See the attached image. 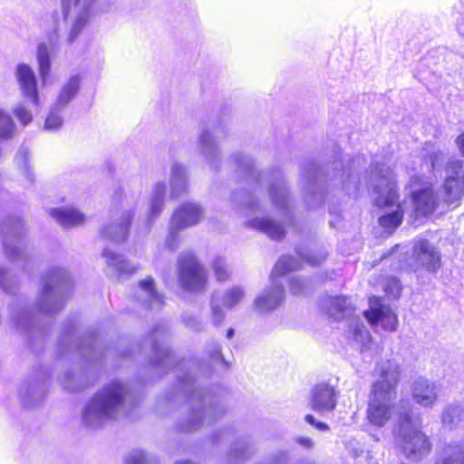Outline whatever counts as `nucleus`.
<instances>
[{"instance_id": "1", "label": "nucleus", "mask_w": 464, "mask_h": 464, "mask_svg": "<svg viewBox=\"0 0 464 464\" xmlns=\"http://www.w3.org/2000/svg\"><path fill=\"white\" fill-rule=\"evenodd\" d=\"M379 379L372 383L366 409V419L375 427H383L392 417L393 401L401 377L400 365L391 360L379 365Z\"/></svg>"}, {"instance_id": "2", "label": "nucleus", "mask_w": 464, "mask_h": 464, "mask_svg": "<svg viewBox=\"0 0 464 464\" xmlns=\"http://www.w3.org/2000/svg\"><path fill=\"white\" fill-rule=\"evenodd\" d=\"M373 187L377 197L374 205L379 209H385L395 207V210L384 213L378 218V224L389 234H392L402 224L404 219L403 203L400 200V191L397 187V181L394 177H387L384 174H379Z\"/></svg>"}, {"instance_id": "3", "label": "nucleus", "mask_w": 464, "mask_h": 464, "mask_svg": "<svg viewBox=\"0 0 464 464\" xmlns=\"http://www.w3.org/2000/svg\"><path fill=\"white\" fill-rule=\"evenodd\" d=\"M177 280L179 287L188 292H202L208 287V272L194 252H182L178 256Z\"/></svg>"}, {"instance_id": "4", "label": "nucleus", "mask_w": 464, "mask_h": 464, "mask_svg": "<svg viewBox=\"0 0 464 464\" xmlns=\"http://www.w3.org/2000/svg\"><path fill=\"white\" fill-rule=\"evenodd\" d=\"M408 187H420L410 194L413 212L417 217H429L436 212L440 200L430 182H426L420 176L415 175L410 179Z\"/></svg>"}, {"instance_id": "5", "label": "nucleus", "mask_w": 464, "mask_h": 464, "mask_svg": "<svg viewBox=\"0 0 464 464\" xmlns=\"http://www.w3.org/2000/svg\"><path fill=\"white\" fill-rule=\"evenodd\" d=\"M368 304V309L364 310L362 314L370 325H380L387 332L396 331L399 324L398 316L391 306L382 302V297L369 296Z\"/></svg>"}, {"instance_id": "6", "label": "nucleus", "mask_w": 464, "mask_h": 464, "mask_svg": "<svg viewBox=\"0 0 464 464\" xmlns=\"http://www.w3.org/2000/svg\"><path fill=\"white\" fill-rule=\"evenodd\" d=\"M412 256L419 267L436 273L441 266V255L428 239L420 238L413 244Z\"/></svg>"}, {"instance_id": "7", "label": "nucleus", "mask_w": 464, "mask_h": 464, "mask_svg": "<svg viewBox=\"0 0 464 464\" xmlns=\"http://www.w3.org/2000/svg\"><path fill=\"white\" fill-rule=\"evenodd\" d=\"M202 218L203 210L198 204L186 202L175 209L171 223L175 230H181L198 224Z\"/></svg>"}, {"instance_id": "8", "label": "nucleus", "mask_w": 464, "mask_h": 464, "mask_svg": "<svg viewBox=\"0 0 464 464\" xmlns=\"http://www.w3.org/2000/svg\"><path fill=\"white\" fill-rule=\"evenodd\" d=\"M311 408L320 413L333 411L336 407V392L328 383L316 384L311 393Z\"/></svg>"}, {"instance_id": "9", "label": "nucleus", "mask_w": 464, "mask_h": 464, "mask_svg": "<svg viewBox=\"0 0 464 464\" xmlns=\"http://www.w3.org/2000/svg\"><path fill=\"white\" fill-rule=\"evenodd\" d=\"M16 79L24 97L35 105L39 103L36 76L33 69L26 63H19L16 67Z\"/></svg>"}, {"instance_id": "10", "label": "nucleus", "mask_w": 464, "mask_h": 464, "mask_svg": "<svg viewBox=\"0 0 464 464\" xmlns=\"http://www.w3.org/2000/svg\"><path fill=\"white\" fill-rule=\"evenodd\" d=\"M97 397L101 411L105 414H109L122 403L124 390L120 382H113L106 385L103 390L97 394Z\"/></svg>"}, {"instance_id": "11", "label": "nucleus", "mask_w": 464, "mask_h": 464, "mask_svg": "<svg viewBox=\"0 0 464 464\" xmlns=\"http://www.w3.org/2000/svg\"><path fill=\"white\" fill-rule=\"evenodd\" d=\"M403 449L407 457L420 458L430 451L431 445L422 431L413 430L405 436Z\"/></svg>"}, {"instance_id": "12", "label": "nucleus", "mask_w": 464, "mask_h": 464, "mask_svg": "<svg viewBox=\"0 0 464 464\" xmlns=\"http://www.w3.org/2000/svg\"><path fill=\"white\" fill-rule=\"evenodd\" d=\"M464 194V179L459 175L447 177L442 188V202L449 206L457 205Z\"/></svg>"}, {"instance_id": "13", "label": "nucleus", "mask_w": 464, "mask_h": 464, "mask_svg": "<svg viewBox=\"0 0 464 464\" xmlns=\"http://www.w3.org/2000/svg\"><path fill=\"white\" fill-rule=\"evenodd\" d=\"M414 401L423 406H431L437 399L436 387L425 379H418L412 386Z\"/></svg>"}, {"instance_id": "14", "label": "nucleus", "mask_w": 464, "mask_h": 464, "mask_svg": "<svg viewBox=\"0 0 464 464\" xmlns=\"http://www.w3.org/2000/svg\"><path fill=\"white\" fill-rule=\"evenodd\" d=\"M284 299V287L277 285L266 290L255 300V306L261 312L276 309Z\"/></svg>"}, {"instance_id": "15", "label": "nucleus", "mask_w": 464, "mask_h": 464, "mask_svg": "<svg viewBox=\"0 0 464 464\" xmlns=\"http://www.w3.org/2000/svg\"><path fill=\"white\" fill-rule=\"evenodd\" d=\"M51 216L64 227L78 226L84 222L85 217L78 209L73 208H53Z\"/></svg>"}, {"instance_id": "16", "label": "nucleus", "mask_w": 464, "mask_h": 464, "mask_svg": "<svg viewBox=\"0 0 464 464\" xmlns=\"http://www.w3.org/2000/svg\"><path fill=\"white\" fill-rule=\"evenodd\" d=\"M36 59L42 82L44 84L51 71L50 50L46 44L41 43L37 46Z\"/></svg>"}, {"instance_id": "17", "label": "nucleus", "mask_w": 464, "mask_h": 464, "mask_svg": "<svg viewBox=\"0 0 464 464\" xmlns=\"http://www.w3.org/2000/svg\"><path fill=\"white\" fill-rule=\"evenodd\" d=\"M254 226L273 239L279 240L285 236L284 227L270 218H256Z\"/></svg>"}, {"instance_id": "18", "label": "nucleus", "mask_w": 464, "mask_h": 464, "mask_svg": "<svg viewBox=\"0 0 464 464\" xmlns=\"http://www.w3.org/2000/svg\"><path fill=\"white\" fill-rule=\"evenodd\" d=\"M138 285L148 295V307H150L153 304H158L160 306L164 304V296L157 291L155 280L152 276H146L138 282Z\"/></svg>"}, {"instance_id": "19", "label": "nucleus", "mask_w": 464, "mask_h": 464, "mask_svg": "<svg viewBox=\"0 0 464 464\" xmlns=\"http://www.w3.org/2000/svg\"><path fill=\"white\" fill-rule=\"evenodd\" d=\"M14 123L12 117L0 110V139L7 140L13 135Z\"/></svg>"}, {"instance_id": "20", "label": "nucleus", "mask_w": 464, "mask_h": 464, "mask_svg": "<svg viewBox=\"0 0 464 464\" xmlns=\"http://www.w3.org/2000/svg\"><path fill=\"white\" fill-rule=\"evenodd\" d=\"M89 14L88 12L81 13L74 21V24L70 31L68 36V42L73 43L82 30L85 27L88 23Z\"/></svg>"}, {"instance_id": "21", "label": "nucleus", "mask_w": 464, "mask_h": 464, "mask_svg": "<svg viewBox=\"0 0 464 464\" xmlns=\"http://www.w3.org/2000/svg\"><path fill=\"white\" fill-rule=\"evenodd\" d=\"M211 268L213 270L216 279L219 282L227 281L230 276L226 263L220 257H217L213 260L211 264Z\"/></svg>"}, {"instance_id": "22", "label": "nucleus", "mask_w": 464, "mask_h": 464, "mask_svg": "<svg viewBox=\"0 0 464 464\" xmlns=\"http://www.w3.org/2000/svg\"><path fill=\"white\" fill-rule=\"evenodd\" d=\"M79 82L76 79H71L62 89L59 94V102L67 103L78 92Z\"/></svg>"}, {"instance_id": "23", "label": "nucleus", "mask_w": 464, "mask_h": 464, "mask_svg": "<svg viewBox=\"0 0 464 464\" xmlns=\"http://www.w3.org/2000/svg\"><path fill=\"white\" fill-rule=\"evenodd\" d=\"M293 257L289 256H282L275 265L273 275L276 276H282L288 272L295 269L293 266Z\"/></svg>"}, {"instance_id": "24", "label": "nucleus", "mask_w": 464, "mask_h": 464, "mask_svg": "<svg viewBox=\"0 0 464 464\" xmlns=\"http://www.w3.org/2000/svg\"><path fill=\"white\" fill-rule=\"evenodd\" d=\"M401 290V283L396 277L390 276L385 279L383 291L388 297H398Z\"/></svg>"}, {"instance_id": "25", "label": "nucleus", "mask_w": 464, "mask_h": 464, "mask_svg": "<svg viewBox=\"0 0 464 464\" xmlns=\"http://www.w3.org/2000/svg\"><path fill=\"white\" fill-rule=\"evenodd\" d=\"M350 307L348 298L343 295L334 296L330 299V309L332 312L343 314Z\"/></svg>"}, {"instance_id": "26", "label": "nucleus", "mask_w": 464, "mask_h": 464, "mask_svg": "<svg viewBox=\"0 0 464 464\" xmlns=\"http://www.w3.org/2000/svg\"><path fill=\"white\" fill-rule=\"evenodd\" d=\"M166 192L165 185H158L155 188V197L151 204V214L157 215L162 208L163 198Z\"/></svg>"}, {"instance_id": "27", "label": "nucleus", "mask_w": 464, "mask_h": 464, "mask_svg": "<svg viewBox=\"0 0 464 464\" xmlns=\"http://www.w3.org/2000/svg\"><path fill=\"white\" fill-rule=\"evenodd\" d=\"M243 291L240 288L234 287L226 292V305L229 308L236 305L243 298Z\"/></svg>"}, {"instance_id": "28", "label": "nucleus", "mask_w": 464, "mask_h": 464, "mask_svg": "<svg viewBox=\"0 0 464 464\" xmlns=\"http://www.w3.org/2000/svg\"><path fill=\"white\" fill-rule=\"evenodd\" d=\"M63 124L62 118L56 113H50L44 121V129L48 130H54L59 129Z\"/></svg>"}, {"instance_id": "29", "label": "nucleus", "mask_w": 464, "mask_h": 464, "mask_svg": "<svg viewBox=\"0 0 464 464\" xmlns=\"http://www.w3.org/2000/svg\"><path fill=\"white\" fill-rule=\"evenodd\" d=\"M14 113L17 120L21 122L23 125H27L32 121V114L31 112L25 109L24 106L17 107Z\"/></svg>"}, {"instance_id": "30", "label": "nucleus", "mask_w": 464, "mask_h": 464, "mask_svg": "<svg viewBox=\"0 0 464 464\" xmlns=\"http://www.w3.org/2000/svg\"><path fill=\"white\" fill-rule=\"evenodd\" d=\"M304 420L307 423L315 427L317 430H319L321 431H325V430H329V427L326 423H324L321 421H316L315 419L314 418V416L311 414L305 415Z\"/></svg>"}, {"instance_id": "31", "label": "nucleus", "mask_w": 464, "mask_h": 464, "mask_svg": "<svg viewBox=\"0 0 464 464\" xmlns=\"http://www.w3.org/2000/svg\"><path fill=\"white\" fill-rule=\"evenodd\" d=\"M440 464H464V456L463 457H454L449 456L444 458Z\"/></svg>"}, {"instance_id": "32", "label": "nucleus", "mask_w": 464, "mask_h": 464, "mask_svg": "<svg viewBox=\"0 0 464 464\" xmlns=\"http://www.w3.org/2000/svg\"><path fill=\"white\" fill-rule=\"evenodd\" d=\"M401 428L406 427L411 423V416L408 413L400 415L398 420Z\"/></svg>"}, {"instance_id": "33", "label": "nucleus", "mask_w": 464, "mask_h": 464, "mask_svg": "<svg viewBox=\"0 0 464 464\" xmlns=\"http://www.w3.org/2000/svg\"><path fill=\"white\" fill-rule=\"evenodd\" d=\"M296 442L307 449H311L314 446L313 440L308 437H299L297 438Z\"/></svg>"}, {"instance_id": "34", "label": "nucleus", "mask_w": 464, "mask_h": 464, "mask_svg": "<svg viewBox=\"0 0 464 464\" xmlns=\"http://www.w3.org/2000/svg\"><path fill=\"white\" fill-rule=\"evenodd\" d=\"M291 291L293 294H298L303 289V284L299 282L298 280H293L291 282Z\"/></svg>"}, {"instance_id": "35", "label": "nucleus", "mask_w": 464, "mask_h": 464, "mask_svg": "<svg viewBox=\"0 0 464 464\" xmlns=\"http://www.w3.org/2000/svg\"><path fill=\"white\" fill-rule=\"evenodd\" d=\"M456 144L458 145V148H459L460 153L464 157V133H460L456 138Z\"/></svg>"}, {"instance_id": "36", "label": "nucleus", "mask_w": 464, "mask_h": 464, "mask_svg": "<svg viewBox=\"0 0 464 464\" xmlns=\"http://www.w3.org/2000/svg\"><path fill=\"white\" fill-rule=\"evenodd\" d=\"M213 313L219 319V321L222 319V312L218 306L214 307Z\"/></svg>"}, {"instance_id": "37", "label": "nucleus", "mask_w": 464, "mask_h": 464, "mask_svg": "<svg viewBox=\"0 0 464 464\" xmlns=\"http://www.w3.org/2000/svg\"><path fill=\"white\" fill-rule=\"evenodd\" d=\"M132 220V215L130 213H127L124 218V224L129 227Z\"/></svg>"}, {"instance_id": "38", "label": "nucleus", "mask_w": 464, "mask_h": 464, "mask_svg": "<svg viewBox=\"0 0 464 464\" xmlns=\"http://www.w3.org/2000/svg\"><path fill=\"white\" fill-rule=\"evenodd\" d=\"M226 335H227V338H231L234 335V330L232 328H229L227 331V334Z\"/></svg>"}, {"instance_id": "39", "label": "nucleus", "mask_w": 464, "mask_h": 464, "mask_svg": "<svg viewBox=\"0 0 464 464\" xmlns=\"http://www.w3.org/2000/svg\"><path fill=\"white\" fill-rule=\"evenodd\" d=\"M52 35L54 36V38L57 37V31H53V33H51L49 35H48V38L49 40L51 41L52 40Z\"/></svg>"}]
</instances>
